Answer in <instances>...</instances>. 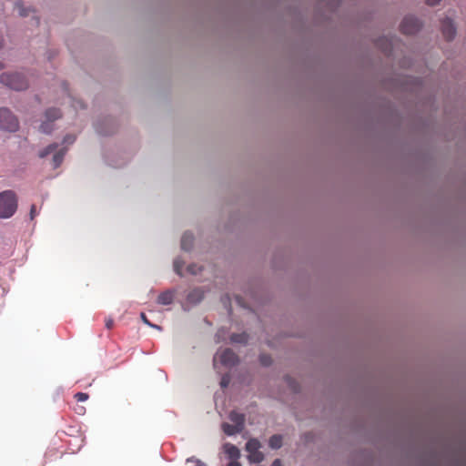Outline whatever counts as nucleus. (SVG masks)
Masks as SVG:
<instances>
[{
  "label": "nucleus",
  "mask_w": 466,
  "mask_h": 466,
  "mask_svg": "<svg viewBox=\"0 0 466 466\" xmlns=\"http://www.w3.org/2000/svg\"><path fill=\"white\" fill-rule=\"evenodd\" d=\"M248 334L244 333H234L230 336V340L233 343H241L245 344L248 342Z\"/></svg>",
  "instance_id": "18"
},
{
  "label": "nucleus",
  "mask_w": 466,
  "mask_h": 466,
  "mask_svg": "<svg viewBox=\"0 0 466 466\" xmlns=\"http://www.w3.org/2000/svg\"><path fill=\"white\" fill-rule=\"evenodd\" d=\"M227 330L225 329H219L218 332L216 333V340L217 342H219L225 339Z\"/></svg>",
  "instance_id": "27"
},
{
  "label": "nucleus",
  "mask_w": 466,
  "mask_h": 466,
  "mask_svg": "<svg viewBox=\"0 0 466 466\" xmlns=\"http://www.w3.org/2000/svg\"><path fill=\"white\" fill-rule=\"evenodd\" d=\"M238 362V357L230 349H219L213 359V366L218 373H220L219 364L226 368H231Z\"/></svg>",
  "instance_id": "3"
},
{
  "label": "nucleus",
  "mask_w": 466,
  "mask_h": 466,
  "mask_svg": "<svg viewBox=\"0 0 466 466\" xmlns=\"http://www.w3.org/2000/svg\"><path fill=\"white\" fill-rule=\"evenodd\" d=\"M19 123L15 116L6 107L0 108V129L15 132Z\"/></svg>",
  "instance_id": "4"
},
{
  "label": "nucleus",
  "mask_w": 466,
  "mask_h": 466,
  "mask_svg": "<svg viewBox=\"0 0 466 466\" xmlns=\"http://www.w3.org/2000/svg\"><path fill=\"white\" fill-rule=\"evenodd\" d=\"M396 37L393 36H381L376 41V46L380 48L385 55L391 56L393 52V48L396 42Z\"/></svg>",
  "instance_id": "9"
},
{
  "label": "nucleus",
  "mask_w": 466,
  "mask_h": 466,
  "mask_svg": "<svg viewBox=\"0 0 466 466\" xmlns=\"http://www.w3.org/2000/svg\"><path fill=\"white\" fill-rule=\"evenodd\" d=\"M177 290L176 289H167L163 292H161L157 299V304L163 305V306H168L173 303L175 295Z\"/></svg>",
  "instance_id": "11"
},
{
  "label": "nucleus",
  "mask_w": 466,
  "mask_h": 466,
  "mask_svg": "<svg viewBox=\"0 0 466 466\" xmlns=\"http://www.w3.org/2000/svg\"><path fill=\"white\" fill-rule=\"evenodd\" d=\"M71 99V103H72V106L76 109H77L78 107L79 108H84V103L81 101V100H78V99H75V98H70Z\"/></svg>",
  "instance_id": "28"
},
{
  "label": "nucleus",
  "mask_w": 466,
  "mask_h": 466,
  "mask_svg": "<svg viewBox=\"0 0 466 466\" xmlns=\"http://www.w3.org/2000/svg\"><path fill=\"white\" fill-rule=\"evenodd\" d=\"M61 116L59 109L51 107L45 112V120L40 125L41 132L45 134H50L53 130V121L58 119Z\"/></svg>",
  "instance_id": "6"
},
{
  "label": "nucleus",
  "mask_w": 466,
  "mask_h": 466,
  "mask_svg": "<svg viewBox=\"0 0 466 466\" xmlns=\"http://www.w3.org/2000/svg\"><path fill=\"white\" fill-rule=\"evenodd\" d=\"M95 128L98 134L103 135V136H107L112 133L111 130L103 128L98 123L95 124Z\"/></svg>",
  "instance_id": "23"
},
{
  "label": "nucleus",
  "mask_w": 466,
  "mask_h": 466,
  "mask_svg": "<svg viewBox=\"0 0 466 466\" xmlns=\"http://www.w3.org/2000/svg\"><path fill=\"white\" fill-rule=\"evenodd\" d=\"M441 0H427V4L430 5H438Z\"/></svg>",
  "instance_id": "34"
},
{
  "label": "nucleus",
  "mask_w": 466,
  "mask_h": 466,
  "mask_svg": "<svg viewBox=\"0 0 466 466\" xmlns=\"http://www.w3.org/2000/svg\"><path fill=\"white\" fill-rule=\"evenodd\" d=\"M66 150V147H62L60 149H57V151H56V153L54 154L53 166L55 168L58 167L62 164Z\"/></svg>",
  "instance_id": "14"
},
{
  "label": "nucleus",
  "mask_w": 466,
  "mask_h": 466,
  "mask_svg": "<svg viewBox=\"0 0 466 466\" xmlns=\"http://www.w3.org/2000/svg\"><path fill=\"white\" fill-rule=\"evenodd\" d=\"M259 360H260L261 364L264 366H269L272 362L270 356L266 355V354L260 355Z\"/></svg>",
  "instance_id": "24"
},
{
  "label": "nucleus",
  "mask_w": 466,
  "mask_h": 466,
  "mask_svg": "<svg viewBox=\"0 0 466 466\" xmlns=\"http://www.w3.org/2000/svg\"><path fill=\"white\" fill-rule=\"evenodd\" d=\"M35 24L38 25L39 24V20L38 18H35Z\"/></svg>",
  "instance_id": "39"
},
{
  "label": "nucleus",
  "mask_w": 466,
  "mask_h": 466,
  "mask_svg": "<svg viewBox=\"0 0 466 466\" xmlns=\"http://www.w3.org/2000/svg\"><path fill=\"white\" fill-rule=\"evenodd\" d=\"M441 32L448 41H451L455 37L456 26L451 18L447 17L441 21Z\"/></svg>",
  "instance_id": "10"
},
{
  "label": "nucleus",
  "mask_w": 466,
  "mask_h": 466,
  "mask_svg": "<svg viewBox=\"0 0 466 466\" xmlns=\"http://www.w3.org/2000/svg\"><path fill=\"white\" fill-rule=\"evenodd\" d=\"M230 382V376L228 374H224L221 377L220 380V386L221 388H227Z\"/></svg>",
  "instance_id": "25"
},
{
  "label": "nucleus",
  "mask_w": 466,
  "mask_h": 466,
  "mask_svg": "<svg viewBox=\"0 0 466 466\" xmlns=\"http://www.w3.org/2000/svg\"><path fill=\"white\" fill-rule=\"evenodd\" d=\"M114 325V320L112 319H107L106 320V329H110Z\"/></svg>",
  "instance_id": "33"
},
{
  "label": "nucleus",
  "mask_w": 466,
  "mask_h": 466,
  "mask_svg": "<svg viewBox=\"0 0 466 466\" xmlns=\"http://www.w3.org/2000/svg\"><path fill=\"white\" fill-rule=\"evenodd\" d=\"M0 82L16 91L25 90L28 86V81L25 76L18 72L3 73L0 76Z\"/></svg>",
  "instance_id": "2"
},
{
  "label": "nucleus",
  "mask_w": 466,
  "mask_h": 466,
  "mask_svg": "<svg viewBox=\"0 0 466 466\" xmlns=\"http://www.w3.org/2000/svg\"><path fill=\"white\" fill-rule=\"evenodd\" d=\"M185 261L180 258L177 257L175 258L173 262L174 271L179 276L183 277V267H184Z\"/></svg>",
  "instance_id": "17"
},
{
  "label": "nucleus",
  "mask_w": 466,
  "mask_h": 466,
  "mask_svg": "<svg viewBox=\"0 0 466 466\" xmlns=\"http://www.w3.org/2000/svg\"><path fill=\"white\" fill-rule=\"evenodd\" d=\"M271 466H282L281 461H280L279 459H276V460L272 462Z\"/></svg>",
  "instance_id": "35"
},
{
  "label": "nucleus",
  "mask_w": 466,
  "mask_h": 466,
  "mask_svg": "<svg viewBox=\"0 0 466 466\" xmlns=\"http://www.w3.org/2000/svg\"><path fill=\"white\" fill-rule=\"evenodd\" d=\"M17 208L15 195L11 190L0 193V218H8L14 215Z\"/></svg>",
  "instance_id": "1"
},
{
  "label": "nucleus",
  "mask_w": 466,
  "mask_h": 466,
  "mask_svg": "<svg viewBox=\"0 0 466 466\" xmlns=\"http://www.w3.org/2000/svg\"><path fill=\"white\" fill-rule=\"evenodd\" d=\"M75 398L76 399L77 401H86L88 399V395L84 392H77L75 395Z\"/></svg>",
  "instance_id": "29"
},
{
  "label": "nucleus",
  "mask_w": 466,
  "mask_h": 466,
  "mask_svg": "<svg viewBox=\"0 0 466 466\" xmlns=\"http://www.w3.org/2000/svg\"><path fill=\"white\" fill-rule=\"evenodd\" d=\"M222 430L228 436H232L242 431V430L239 429L238 426L229 424L228 422H224L222 424Z\"/></svg>",
  "instance_id": "16"
},
{
  "label": "nucleus",
  "mask_w": 466,
  "mask_h": 466,
  "mask_svg": "<svg viewBox=\"0 0 466 466\" xmlns=\"http://www.w3.org/2000/svg\"><path fill=\"white\" fill-rule=\"evenodd\" d=\"M2 68V64L0 63V69Z\"/></svg>",
  "instance_id": "40"
},
{
  "label": "nucleus",
  "mask_w": 466,
  "mask_h": 466,
  "mask_svg": "<svg viewBox=\"0 0 466 466\" xmlns=\"http://www.w3.org/2000/svg\"><path fill=\"white\" fill-rule=\"evenodd\" d=\"M57 148H58V145L56 143L50 144L39 152V157L41 158H44V157H47L48 155H50L51 153L55 154L56 151H57Z\"/></svg>",
  "instance_id": "19"
},
{
  "label": "nucleus",
  "mask_w": 466,
  "mask_h": 466,
  "mask_svg": "<svg viewBox=\"0 0 466 466\" xmlns=\"http://www.w3.org/2000/svg\"><path fill=\"white\" fill-rule=\"evenodd\" d=\"M15 10L18 12V14L21 15V16H27L29 15V13L31 12V10L29 8H25L22 3L20 2H17L15 4Z\"/></svg>",
  "instance_id": "22"
},
{
  "label": "nucleus",
  "mask_w": 466,
  "mask_h": 466,
  "mask_svg": "<svg viewBox=\"0 0 466 466\" xmlns=\"http://www.w3.org/2000/svg\"><path fill=\"white\" fill-rule=\"evenodd\" d=\"M228 466H241L240 463L237 461H231L228 464Z\"/></svg>",
  "instance_id": "36"
},
{
  "label": "nucleus",
  "mask_w": 466,
  "mask_h": 466,
  "mask_svg": "<svg viewBox=\"0 0 466 466\" xmlns=\"http://www.w3.org/2000/svg\"><path fill=\"white\" fill-rule=\"evenodd\" d=\"M36 214H37L36 207L35 205H32L31 209H30V219H34V218L36 216Z\"/></svg>",
  "instance_id": "31"
},
{
  "label": "nucleus",
  "mask_w": 466,
  "mask_h": 466,
  "mask_svg": "<svg viewBox=\"0 0 466 466\" xmlns=\"http://www.w3.org/2000/svg\"><path fill=\"white\" fill-rule=\"evenodd\" d=\"M194 236L190 232H185L181 238V249L190 251L193 247Z\"/></svg>",
  "instance_id": "12"
},
{
  "label": "nucleus",
  "mask_w": 466,
  "mask_h": 466,
  "mask_svg": "<svg viewBox=\"0 0 466 466\" xmlns=\"http://www.w3.org/2000/svg\"><path fill=\"white\" fill-rule=\"evenodd\" d=\"M203 270V267L202 266H198L195 263L193 264H190L187 268V273H189L190 275H193V276H198L199 275Z\"/></svg>",
  "instance_id": "21"
},
{
  "label": "nucleus",
  "mask_w": 466,
  "mask_h": 466,
  "mask_svg": "<svg viewBox=\"0 0 466 466\" xmlns=\"http://www.w3.org/2000/svg\"><path fill=\"white\" fill-rule=\"evenodd\" d=\"M2 46H3V37H2V35H0V48L2 47Z\"/></svg>",
  "instance_id": "38"
},
{
  "label": "nucleus",
  "mask_w": 466,
  "mask_h": 466,
  "mask_svg": "<svg viewBox=\"0 0 466 466\" xmlns=\"http://www.w3.org/2000/svg\"><path fill=\"white\" fill-rule=\"evenodd\" d=\"M149 327L154 328V329H158V330H161V327L160 326L153 324V323H151V325H149Z\"/></svg>",
  "instance_id": "37"
},
{
  "label": "nucleus",
  "mask_w": 466,
  "mask_h": 466,
  "mask_svg": "<svg viewBox=\"0 0 466 466\" xmlns=\"http://www.w3.org/2000/svg\"><path fill=\"white\" fill-rule=\"evenodd\" d=\"M420 27V21L413 15L405 16L400 24V30L405 35H413L417 33Z\"/></svg>",
  "instance_id": "7"
},
{
  "label": "nucleus",
  "mask_w": 466,
  "mask_h": 466,
  "mask_svg": "<svg viewBox=\"0 0 466 466\" xmlns=\"http://www.w3.org/2000/svg\"><path fill=\"white\" fill-rule=\"evenodd\" d=\"M224 452L228 456L231 460H237L240 456L239 450L231 443H225L223 445Z\"/></svg>",
  "instance_id": "13"
},
{
  "label": "nucleus",
  "mask_w": 466,
  "mask_h": 466,
  "mask_svg": "<svg viewBox=\"0 0 466 466\" xmlns=\"http://www.w3.org/2000/svg\"><path fill=\"white\" fill-rule=\"evenodd\" d=\"M260 447L261 444L257 439H250L246 443L248 460L250 463H259L264 460V454L259 451Z\"/></svg>",
  "instance_id": "5"
},
{
  "label": "nucleus",
  "mask_w": 466,
  "mask_h": 466,
  "mask_svg": "<svg viewBox=\"0 0 466 466\" xmlns=\"http://www.w3.org/2000/svg\"><path fill=\"white\" fill-rule=\"evenodd\" d=\"M268 445L271 449H279L282 446V437L277 434L271 436L268 441Z\"/></svg>",
  "instance_id": "20"
},
{
  "label": "nucleus",
  "mask_w": 466,
  "mask_h": 466,
  "mask_svg": "<svg viewBox=\"0 0 466 466\" xmlns=\"http://www.w3.org/2000/svg\"><path fill=\"white\" fill-rule=\"evenodd\" d=\"M140 318L142 319V321L147 324V326L151 325V322L147 319V316L145 313H141L140 314Z\"/></svg>",
  "instance_id": "32"
},
{
  "label": "nucleus",
  "mask_w": 466,
  "mask_h": 466,
  "mask_svg": "<svg viewBox=\"0 0 466 466\" xmlns=\"http://www.w3.org/2000/svg\"><path fill=\"white\" fill-rule=\"evenodd\" d=\"M204 299V291L200 288L192 289L186 298V301L182 304V309L185 311L190 310V309L202 301Z\"/></svg>",
  "instance_id": "8"
},
{
  "label": "nucleus",
  "mask_w": 466,
  "mask_h": 466,
  "mask_svg": "<svg viewBox=\"0 0 466 466\" xmlns=\"http://www.w3.org/2000/svg\"><path fill=\"white\" fill-rule=\"evenodd\" d=\"M76 140V137L74 135H66L65 137H64V140H63V143L64 144H67V145H71L75 142Z\"/></svg>",
  "instance_id": "30"
},
{
  "label": "nucleus",
  "mask_w": 466,
  "mask_h": 466,
  "mask_svg": "<svg viewBox=\"0 0 466 466\" xmlns=\"http://www.w3.org/2000/svg\"><path fill=\"white\" fill-rule=\"evenodd\" d=\"M229 420L233 422L234 425L238 426L239 429L243 430L245 419L241 413L231 411L229 413Z\"/></svg>",
  "instance_id": "15"
},
{
  "label": "nucleus",
  "mask_w": 466,
  "mask_h": 466,
  "mask_svg": "<svg viewBox=\"0 0 466 466\" xmlns=\"http://www.w3.org/2000/svg\"><path fill=\"white\" fill-rule=\"evenodd\" d=\"M187 463L193 462L194 466H207L202 461L195 457H189L186 460Z\"/></svg>",
  "instance_id": "26"
}]
</instances>
